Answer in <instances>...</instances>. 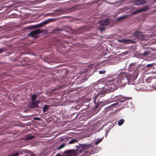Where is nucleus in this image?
<instances>
[{
  "label": "nucleus",
  "mask_w": 156,
  "mask_h": 156,
  "mask_svg": "<svg viewBox=\"0 0 156 156\" xmlns=\"http://www.w3.org/2000/svg\"><path fill=\"white\" fill-rule=\"evenodd\" d=\"M125 40H126V39H122L121 40H119L118 41H119V42L121 43H125V42H126Z\"/></svg>",
  "instance_id": "25"
},
{
  "label": "nucleus",
  "mask_w": 156,
  "mask_h": 156,
  "mask_svg": "<svg viewBox=\"0 0 156 156\" xmlns=\"http://www.w3.org/2000/svg\"><path fill=\"white\" fill-rule=\"evenodd\" d=\"M114 88L111 85L108 86H106L104 88V90L101 92V93L102 94L108 93L114 91Z\"/></svg>",
  "instance_id": "3"
},
{
  "label": "nucleus",
  "mask_w": 156,
  "mask_h": 156,
  "mask_svg": "<svg viewBox=\"0 0 156 156\" xmlns=\"http://www.w3.org/2000/svg\"><path fill=\"white\" fill-rule=\"evenodd\" d=\"M154 1L155 2H156V0H155Z\"/></svg>",
  "instance_id": "44"
},
{
  "label": "nucleus",
  "mask_w": 156,
  "mask_h": 156,
  "mask_svg": "<svg viewBox=\"0 0 156 156\" xmlns=\"http://www.w3.org/2000/svg\"><path fill=\"white\" fill-rule=\"evenodd\" d=\"M126 16H124L119 17L118 18L117 20L118 21H120L122 20H123V19H125V18H126Z\"/></svg>",
  "instance_id": "24"
},
{
  "label": "nucleus",
  "mask_w": 156,
  "mask_h": 156,
  "mask_svg": "<svg viewBox=\"0 0 156 156\" xmlns=\"http://www.w3.org/2000/svg\"><path fill=\"white\" fill-rule=\"evenodd\" d=\"M76 147H77V150H79L80 148V147L77 145L76 146Z\"/></svg>",
  "instance_id": "39"
},
{
  "label": "nucleus",
  "mask_w": 156,
  "mask_h": 156,
  "mask_svg": "<svg viewBox=\"0 0 156 156\" xmlns=\"http://www.w3.org/2000/svg\"><path fill=\"white\" fill-rule=\"evenodd\" d=\"M65 144H62L60 145V146L58 147L57 149L59 150L62 149L65 146Z\"/></svg>",
  "instance_id": "23"
},
{
  "label": "nucleus",
  "mask_w": 156,
  "mask_h": 156,
  "mask_svg": "<svg viewBox=\"0 0 156 156\" xmlns=\"http://www.w3.org/2000/svg\"><path fill=\"white\" fill-rule=\"evenodd\" d=\"M104 102H100L95 106L94 109L98 108H99V109H100L102 107L104 106Z\"/></svg>",
  "instance_id": "8"
},
{
  "label": "nucleus",
  "mask_w": 156,
  "mask_h": 156,
  "mask_svg": "<svg viewBox=\"0 0 156 156\" xmlns=\"http://www.w3.org/2000/svg\"><path fill=\"white\" fill-rule=\"evenodd\" d=\"M125 41V43L127 44H133L135 42V41L131 39H126Z\"/></svg>",
  "instance_id": "11"
},
{
  "label": "nucleus",
  "mask_w": 156,
  "mask_h": 156,
  "mask_svg": "<svg viewBox=\"0 0 156 156\" xmlns=\"http://www.w3.org/2000/svg\"><path fill=\"white\" fill-rule=\"evenodd\" d=\"M149 53V51H145L144 53L142 54V55L146 56Z\"/></svg>",
  "instance_id": "26"
},
{
  "label": "nucleus",
  "mask_w": 156,
  "mask_h": 156,
  "mask_svg": "<svg viewBox=\"0 0 156 156\" xmlns=\"http://www.w3.org/2000/svg\"><path fill=\"white\" fill-rule=\"evenodd\" d=\"M148 9H149V8L147 7H144L143 8L140 9L138 10H137L134 12L133 13V14H135L138 13L140 12H144V11L147 10Z\"/></svg>",
  "instance_id": "7"
},
{
  "label": "nucleus",
  "mask_w": 156,
  "mask_h": 156,
  "mask_svg": "<svg viewBox=\"0 0 156 156\" xmlns=\"http://www.w3.org/2000/svg\"><path fill=\"white\" fill-rule=\"evenodd\" d=\"M119 96H115L114 98V99H116V98H118Z\"/></svg>",
  "instance_id": "38"
},
{
  "label": "nucleus",
  "mask_w": 156,
  "mask_h": 156,
  "mask_svg": "<svg viewBox=\"0 0 156 156\" xmlns=\"http://www.w3.org/2000/svg\"><path fill=\"white\" fill-rule=\"evenodd\" d=\"M37 95L35 94L33 95L31 97V100L32 101H34L37 98Z\"/></svg>",
  "instance_id": "21"
},
{
  "label": "nucleus",
  "mask_w": 156,
  "mask_h": 156,
  "mask_svg": "<svg viewBox=\"0 0 156 156\" xmlns=\"http://www.w3.org/2000/svg\"><path fill=\"white\" fill-rule=\"evenodd\" d=\"M56 11H57V12H59L61 13H62V9H58V10H55Z\"/></svg>",
  "instance_id": "35"
},
{
  "label": "nucleus",
  "mask_w": 156,
  "mask_h": 156,
  "mask_svg": "<svg viewBox=\"0 0 156 156\" xmlns=\"http://www.w3.org/2000/svg\"><path fill=\"white\" fill-rule=\"evenodd\" d=\"M49 107V106L47 105H45L44 106L43 108V111L44 112H46L47 109Z\"/></svg>",
  "instance_id": "20"
},
{
  "label": "nucleus",
  "mask_w": 156,
  "mask_h": 156,
  "mask_svg": "<svg viewBox=\"0 0 156 156\" xmlns=\"http://www.w3.org/2000/svg\"><path fill=\"white\" fill-rule=\"evenodd\" d=\"M68 139V138H62L61 139V141H66V140Z\"/></svg>",
  "instance_id": "31"
},
{
  "label": "nucleus",
  "mask_w": 156,
  "mask_h": 156,
  "mask_svg": "<svg viewBox=\"0 0 156 156\" xmlns=\"http://www.w3.org/2000/svg\"><path fill=\"white\" fill-rule=\"evenodd\" d=\"M124 119H121L118 121V124L119 126H121L124 123Z\"/></svg>",
  "instance_id": "15"
},
{
  "label": "nucleus",
  "mask_w": 156,
  "mask_h": 156,
  "mask_svg": "<svg viewBox=\"0 0 156 156\" xmlns=\"http://www.w3.org/2000/svg\"><path fill=\"white\" fill-rule=\"evenodd\" d=\"M133 35L139 39L143 40H144V37L143 33L139 31H136L133 33Z\"/></svg>",
  "instance_id": "2"
},
{
  "label": "nucleus",
  "mask_w": 156,
  "mask_h": 156,
  "mask_svg": "<svg viewBox=\"0 0 156 156\" xmlns=\"http://www.w3.org/2000/svg\"><path fill=\"white\" fill-rule=\"evenodd\" d=\"M106 72L105 70H100L99 71V73L100 74H103Z\"/></svg>",
  "instance_id": "28"
},
{
  "label": "nucleus",
  "mask_w": 156,
  "mask_h": 156,
  "mask_svg": "<svg viewBox=\"0 0 156 156\" xmlns=\"http://www.w3.org/2000/svg\"><path fill=\"white\" fill-rule=\"evenodd\" d=\"M37 107V105L34 102V101H33L29 105V107L31 108H35Z\"/></svg>",
  "instance_id": "12"
},
{
  "label": "nucleus",
  "mask_w": 156,
  "mask_h": 156,
  "mask_svg": "<svg viewBox=\"0 0 156 156\" xmlns=\"http://www.w3.org/2000/svg\"><path fill=\"white\" fill-rule=\"evenodd\" d=\"M151 79H152L151 77H149L145 80V81L147 83H150L151 82Z\"/></svg>",
  "instance_id": "22"
},
{
  "label": "nucleus",
  "mask_w": 156,
  "mask_h": 156,
  "mask_svg": "<svg viewBox=\"0 0 156 156\" xmlns=\"http://www.w3.org/2000/svg\"><path fill=\"white\" fill-rule=\"evenodd\" d=\"M30 156H36V155L35 154H33L30 155Z\"/></svg>",
  "instance_id": "37"
},
{
  "label": "nucleus",
  "mask_w": 156,
  "mask_h": 156,
  "mask_svg": "<svg viewBox=\"0 0 156 156\" xmlns=\"http://www.w3.org/2000/svg\"><path fill=\"white\" fill-rule=\"evenodd\" d=\"M55 156H61L59 154H58L56 155Z\"/></svg>",
  "instance_id": "40"
},
{
  "label": "nucleus",
  "mask_w": 156,
  "mask_h": 156,
  "mask_svg": "<svg viewBox=\"0 0 156 156\" xmlns=\"http://www.w3.org/2000/svg\"><path fill=\"white\" fill-rule=\"evenodd\" d=\"M129 98H123V100H120L118 102H116L115 103L112 104V105H111L109 106L107 108V109H108L109 110H111V109L114 107V106H115L119 104V102H124L125 101V100L129 99Z\"/></svg>",
  "instance_id": "5"
},
{
  "label": "nucleus",
  "mask_w": 156,
  "mask_h": 156,
  "mask_svg": "<svg viewBox=\"0 0 156 156\" xmlns=\"http://www.w3.org/2000/svg\"><path fill=\"white\" fill-rule=\"evenodd\" d=\"M4 49L3 48L0 49V53L4 52Z\"/></svg>",
  "instance_id": "34"
},
{
  "label": "nucleus",
  "mask_w": 156,
  "mask_h": 156,
  "mask_svg": "<svg viewBox=\"0 0 156 156\" xmlns=\"http://www.w3.org/2000/svg\"><path fill=\"white\" fill-rule=\"evenodd\" d=\"M99 29L101 31H103L105 30V29L104 27H102L99 28Z\"/></svg>",
  "instance_id": "27"
},
{
  "label": "nucleus",
  "mask_w": 156,
  "mask_h": 156,
  "mask_svg": "<svg viewBox=\"0 0 156 156\" xmlns=\"http://www.w3.org/2000/svg\"><path fill=\"white\" fill-rule=\"evenodd\" d=\"M102 139L103 138H102L98 139L95 142V144L96 145L98 144L102 141Z\"/></svg>",
  "instance_id": "17"
},
{
  "label": "nucleus",
  "mask_w": 156,
  "mask_h": 156,
  "mask_svg": "<svg viewBox=\"0 0 156 156\" xmlns=\"http://www.w3.org/2000/svg\"><path fill=\"white\" fill-rule=\"evenodd\" d=\"M34 119L35 120H40L41 119L40 118L37 117L34 118Z\"/></svg>",
  "instance_id": "32"
},
{
  "label": "nucleus",
  "mask_w": 156,
  "mask_h": 156,
  "mask_svg": "<svg viewBox=\"0 0 156 156\" xmlns=\"http://www.w3.org/2000/svg\"><path fill=\"white\" fill-rule=\"evenodd\" d=\"M26 139L27 140H29L33 139L35 138L34 136H32L31 134H28L26 136Z\"/></svg>",
  "instance_id": "14"
},
{
  "label": "nucleus",
  "mask_w": 156,
  "mask_h": 156,
  "mask_svg": "<svg viewBox=\"0 0 156 156\" xmlns=\"http://www.w3.org/2000/svg\"><path fill=\"white\" fill-rule=\"evenodd\" d=\"M34 102L35 103L36 105H37L39 104L40 102L39 101H34Z\"/></svg>",
  "instance_id": "33"
},
{
  "label": "nucleus",
  "mask_w": 156,
  "mask_h": 156,
  "mask_svg": "<svg viewBox=\"0 0 156 156\" xmlns=\"http://www.w3.org/2000/svg\"><path fill=\"white\" fill-rule=\"evenodd\" d=\"M62 29H61V28H56L55 29V30L57 31H62Z\"/></svg>",
  "instance_id": "30"
},
{
  "label": "nucleus",
  "mask_w": 156,
  "mask_h": 156,
  "mask_svg": "<svg viewBox=\"0 0 156 156\" xmlns=\"http://www.w3.org/2000/svg\"><path fill=\"white\" fill-rule=\"evenodd\" d=\"M99 95V94H95L93 98L94 102L95 104H96L97 103L96 101V100L97 99Z\"/></svg>",
  "instance_id": "13"
},
{
  "label": "nucleus",
  "mask_w": 156,
  "mask_h": 156,
  "mask_svg": "<svg viewBox=\"0 0 156 156\" xmlns=\"http://www.w3.org/2000/svg\"><path fill=\"white\" fill-rule=\"evenodd\" d=\"M154 65V64H148L146 65V67H149L152 66Z\"/></svg>",
  "instance_id": "29"
},
{
  "label": "nucleus",
  "mask_w": 156,
  "mask_h": 156,
  "mask_svg": "<svg viewBox=\"0 0 156 156\" xmlns=\"http://www.w3.org/2000/svg\"><path fill=\"white\" fill-rule=\"evenodd\" d=\"M65 153H66L68 154L66 155H65V156H74V155L72 156L71 154V152L69 150V151H65Z\"/></svg>",
  "instance_id": "19"
},
{
  "label": "nucleus",
  "mask_w": 156,
  "mask_h": 156,
  "mask_svg": "<svg viewBox=\"0 0 156 156\" xmlns=\"http://www.w3.org/2000/svg\"><path fill=\"white\" fill-rule=\"evenodd\" d=\"M56 90V89H53V90H52L51 92H52L54 91H55Z\"/></svg>",
  "instance_id": "41"
},
{
  "label": "nucleus",
  "mask_w": 156,
  "mask_h": 156,
  "mask_svg": "<svg viewBox=\"0 0 156 156\" xmlns=\"http://www.w3.org/2000/svg\"><path fill=\"white\" fill-rule=\"evenodd\" d=\"M77 140L76 139H73L70 141H69L68 142L69 144H73L76 142H77Z\"/></svg>",
  "instance_id": "18"
},
{
  "label": "nucleus",
  "mask_w": 156,
  "mask_h": 156,
  "mask_svg": "<svg viewBox=\"0 0 156 156\" xmlns=\"http://www.w3.org/2000/svg\"><path fill=\"white\" fill-rule=\"evenodd\" d=\"M52 20L51 19H47L39 24L30 27L29 29H33L37 27H41L42 26L51 22Z\"/></svg>",
  "instance_id": "1"
},
{
  "label": "nucleus",
  "mask_w": 156,
  "mask_h": 156,
  "mask_svg": "<svg viewBox=\"0 0 156 156\" xmlns=\"http://www.w3.org/2000/svg\"><path fill=\"white\" fill-rule=\"evenodd\" d=\"M109 20L108 19L102 20L100 21L99 24L101 26L108 25V24Z\"/></svg>",
  "instance_id": "6"
},
{
  "label": "nucleus",
  "mask_w": 156,
  "mask_h": 156,
  "mask_svg": "<svg viewBox=\"0 0 156 156\" xmlns=\"http://www.w3.org/2000/svg\"><path fill=\"white\" fill-rule=\"evenodd\" d=\"M78 9L77 6H75L72 7L71 8L69 9L68 10V11L69 12H73L76 10Z\"/></svg>",
  "instance_id": "9"
},
{
  "label": "nucleus",
  "mask_w": 156,
  "mask_h": 156,
  "mask_svg": "<svg viewBox=\"0 0 156 156\" xmlns=\"http://www.w3.org/2000/svg\"><path fill=\"white\" fill-rule=\"evenodd\" d=\"M139 73V72L137 71H135V72H134V73L135 74L136 73H137V75H138V73Z\"/></svg>",
  "instance_id": "36"
},
{
  "label": "nucleus",
  "mask_w": 156,
  "mask_h": 156,
  "mask_svg": "<svg viewBox=\"0 0 156 156\" xmlns=\"http://www.w3.org/2000/svg\"><path fill=\"white\" fill-rule=\"evenodd\" d=\"M44 31V30H43L38 29L31 32L30 33V34L32 37H35L38 34L43 33Z\"/></svg>",
  "instance_id": "4"
},
{
  "label": "nucleus",
  "mask_w": 156,
  "mask_h": 156,
  "mask_svg": "<svg viewBox=\"0 0 156 156\" xmlns=\"http://www.w3.org/2000/svg\"><path fill=\"white\" fill-rule=\"evenodd\" d=\"M135 67V64L134 63H131L129 66V69L132 70Z\"/></svg>",
  "instance_id": "16"
},
{
  "label": "nucleus",
  "mask_w": 156,
  "mask_h": 156,
  "mask_svg": "<svg viewBox=\"0 0 156 156\" xmlns=\"http://www.w3.org/2000/svg\"><path fill=\"white\" fill-rule=\"evenodd\" d=\"M146 2L144 0H137L136 3L137 5H143L146 3Z\"/></svg>",
  "instance_id": "10"
},
{
  "label": "nucleus",
  "mask_w": 156,
  "mask_h": 156,
  "mask_svg": "<svg viewBox=\"0 0 156 156\" xmlns=\"http://www.w3.org/2000/svg\"><path fill=\"white\" fill-rule=\"evenodd\" d=\"M119 99V98H117V99L116 100H118V99Z\"/></svg>",
  "instance_id": "43"
},
{
  "label": "nucleus",
  "mask_w": 156,
  "mask_h": 156,
  "mask_svg": "<svg viewBox=\"0 0 156 156\" xmlns=\"http://www.w3.org/2000/svg\"><path fill=\"white\" fill-rule=\"evenodd\" d=\"M82 151H81V150H80V153H81Z\"/></svg>",
  "instance_id": "42"
}]
</instances>
